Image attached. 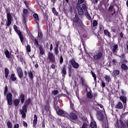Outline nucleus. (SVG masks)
<instances>
[{"mask_svg":"<svg viewBox=\"0 0 128 128\" xmlns=\"http://www.w3.org/2000/svg\"><path fill=\"white\" fill-rule=\"evenodd\" d=\"M64 116L65 118H67L70 120L71 122H74V124H76V120H78V115L76 114L71 112L69 114L68 113H65L64 114Z\"/></svg>","mask_w":128,"mask_h":128,"instance_id":"nucleus-1","label":"nucleus"},{"mask_svg":"<svg viewBox=\"0 0 128 128\" xmlns=\"http://www.w3.org/2000/svg\"><path fill=\"white\" fill-rule=\"evenodd\" d=\"M6 12L7 14H6V18H7V24L6 25V26H8H8H10V24H12V16H14V14L13 13H11L10 12V10H8V8H6Z\"/></svg>","mask_w":128,"mask_h":128,"instance_id":"nucleus-2","label":"nucleus"},{"mask_svg":"<svg viewBox=\"0 0 128 128\" xmlns=\"http://www.w3.org/2000/svg\"><path fill=\"white\" fill-rule=\"evenodd\" d=\"M14 28L17 34H18V36H19L20 42H22V44H24L26 38L24 36V35H22V31H20V30H18V26L16 24L14 26Z\"/></svg>","mask_w":128,"mask_h":128,"instance_id":"nucleus-3","label":"nucleus"},{"mask_svg":"<svg viewBox=\"0 0 128 128\" xmlns=\"http://www.w3.org/2000/svg\"><path fill=\"white\" fill-rule=\"evenodd\" d=\"M48 58L50 62H52V64H56V55H54L52 52H48Z\"/></svg>","mask_w":128,"mask_h":128,"instance_id":"nucleus-4","label":"nucleus"},{"mask_svg":"<svg viewBox=\"0 0 128 128\" xmlns=\"http://www.w3.org/2000/svg\"><path fill=\"white\" fill-rule=\"evenodd\" d=\"M69 64H71V66L74 68H76V70L78 68H80V64H78V63L76 62V60H74V58H72L69 60Z\"/></svg>","mask_w":128,"mask_h":128,"instance_id":"nucleus-5","label":"nucleus"},{"mask_svg":"<svg viewBox=\"0 0 128 128\" xmlns=\"http://www.w3.org/2000/svg\"><path fill=\"white\" fill-rule=\"evenodd\" d=\"M16 70L17 72V74L19 78H20V80H22V78L24 77V72L22 71V68L18 66L16 68Z\"/></svg>","mask_w":128,"mask_h":128,"instance_id":"nucleus-6","label":"nucleus"},{"mask_svg":"<svg viewBox=\"0 0 128 128\" xmlns=\"http://www.w3.org/2000/svg\"><path fill=\"white\" fill-rule=\"evenodd\" d=\"M110 47L114 54H118V44H114L112 46L110 45Z\"/></svg>","mask_w":128,"mask_h":128,"instance_id":"nucleus-7","label":"nucleus"},{"mask_svg":"<svg viewBox=\"0 0 128 128\" xmlns=\"http://www.w3.org/2000/svg\"><path fill=\"white\" fill-rule=\"evenodd\" d=\"M6 100L8 106L12 104V93H8L6 96Z\"/></svg>","mask_w":128,"mask_h":128,"instance_id":"nucleus-8","label":"nucleus"},{"mask_svg":"<svg viewBox=\"0 0 128 128\" xmlns=\"http://www.w3.org/2000/svg\"><path fill=\"white\" fill-rule=\"evenodd\" d=\"M78 100L82 106H88V102H90V100H88V98H86L84 100L78 98Z\"/></svg>","mask_w":128,"mask_h":128,"instance_id":"nucleus-9","label":"nucleus"},{"mask_svg":"<svg viewBox=\"0 0 128 128\" xmlns=\"http://www.w3.org/2000/svg\"><path fill=\"white\" fill-rule=\"evenodd\" d=\"M28 10L26 8L23 9V24H26V16H28Z\"/></svg>","mask_w":128,"mask_h":128,"instance_id":"nucleus-10","label":"nucleus"},{"mask_svg":"<svg viewBox=\"0 0 128 128\" xmlns=\"http://www.w3.org/2000/svg\"><path fill=\"white\" fill-rule=\"evenodd\" d=\"M76 9L78 16H84V10L82 9V6H76Z\"/></svg>","mask_w":128,"mask_h":128,"instance_id":"nucleus-11","label":"nucleus"},{"mask_svg":"<svg viewBox=\"0 0 128 128\" xmlns=\"http://www.w3.org/2000/svg\"><path fill=\"white\" fill-rule=\"evenodd\" d=\"M93 58L95 60H100L102 58V52H98V54L94 55Z\"/></svg>","mask_w":128,"mask_h":128,"instance_id":"nucleus-12","label":"nucleus"},{"mask_svg":"<svg viewBox=\"0 0 128 128\" xmlns=\"http://www.w3.org/2000/svg\"><path fill=\"white\" fill-rule=\"evenodd\" d=\"M96 116H97V118L99 120H104V114H102V113L100 111L97 112Z\"/></svg>","mask_w":128,"mask_h":128,"instance_id":"nucleus-13","label":"nucleus"},{"mask_svg":"<svg viewBox=\"0 0 128 128\" xmlns=\"http://www.w3.org/2000/svg\"><path fill=\"white\" fill-rule=\"evenodd\" d=\"M34 71L30 70V72H28V76L30 79V80L34 82Z\"/></svg>","mask_w":128,"mask_h":128,"instance_id":"nucleus-14","label":"nucleus"},{"mask_svg":"<svg viewBox=\"0 0 128 128\" xmlns=\"http://www.w3.org/2000/svg\"><path fill=\"white\" fill-rule=\"evenodd\" d=\"M61 74L62 78H66V67L64 65L62 67Z\"/></svg>","mask_w":128,"mask_h":128,"instance_id":"nucleus-15","label":"nucleus"},{"mask_svg":"<svg viewBox=\"0 0 128 128\" xmlns=\"http://www.w3.org/2000/svg\"><path fill=\"white\" fill-rule=\"evenodd\" d=\"M34 120L32 122V126L34 128H36V124H38V116H36V114H34Z\"/></svg>","mask_w":128,"mask_h":128,"instance_id":"nucleus-16","label":"nucleus"},{"mask_svg":"<svg viewBox=\"0 0 128 128\" xmlns=\"http://www.w3.org/2000/svg\"><path fill=\"white\" fill-rule=\"evenodd\" d=\"M80 80L81 82V84H82V86H84V88H88V84H86V80H84V78H81Z\"/></svg>","mask_w":128,"mask_h":128,"instance_id":"nucleus-17","label":"nucleus"},{"mask_svg":"<svg viewBox=\"0 0 128 128\" xmlns=\"http://www.w3.org/2000/svg\"><path fill=\"white\" fill-rule=\"evenodd\" d=\"M20 100L21 104H24V100H26V98L24 96V94H20Z\"/></svg>","mask_w":128,"mask_h":128,"instance_id":"nucleus-18","label":"nucleus"},{"mask_svg":"<svg viewBox=\"0 0 128 128\" xmlns=\"http://www.w3.org/2000/svg\"><path fill=\"white\" fill-rule=\"evenodd\" d=\"M120 71L118 69L114 70L112 72L113 76H120Z\"/></svg>","mask_w":128,"mask_h":128,"instance_id":"nucleus-19","label":"nucleus"},{"mask_svg":"<svg viewBox=\"0 0 128 128\" xmlns=\"http://www.w3.org/2000/svg\"><path fill=\"white\" fill-rule=\"evenodd\" d=\"M33 16L34 18V20L36 22V24H40V17H38V15L34 13L33 14Z\"/></svg>","mask_w":128,"mask_h":128,"instance_id":"nucleus-20","label":"nucleus"},{"mask_svg":"<svg viewBox=\"0 0 128 128\" xmlns=\"http://www.w3.org/2000/svg\"><path fill=\"white\" fill-rule=\"evenodd\" d=\"M73 22L74 24H78V20H80V18L78 17V14H76L74 16V18L72 19Z\"/></svg>","mask_w":128,"mask_h":128,"instance_id":"nucleus-21","label":"nucleus"},{"mask_svg":"<svg viewBox=\"0 0 128 128\" xmlns=\"http://www.w3.org/2000/svg\"><path fill=\"white\" fill-rule=\"evenodd\" d=\"M104 36H108V38H112V34H110V32H108L107 30H104Z\"/></svg>","mask_w":128,"mask_h":128,"instance_id":"nucleus-22","label":"nucleus"},{"mask_svg":"<svg viewBox=\"0 0 128 128\" xmlns=\"http://www.w3.org/2000/svg\"><path fill=\"white\" fill-rule=\"evenodd\" d=\"M20 102V99L16 98L13 101V104L14 106H18Z\"/></svg>","mask_w":128,"mask_h":128,"instance_id":"nucleus-23","label":"nucleus"},{"mask_svg":"<svg viewBox=\"0 0 128 128\" xmlns=\"http://www.w3.org/2000/svg\"><path fill=\"white\" fill-rule=\"evenodd\" d=\"M81 8H82V10H84L85 12H88V6H86V2H84V3H83L82 5Z\"/></svg>","mask_w":128,"mask_h":128,"instance_id":"nucleus-24","label":"nucleus"},{"mask_svg":"<svg viewBox=\"0 0 128 128\" xmlns=\"http://www.w3.org/2000/svg\"><path fill=\"white\" fill-rule=\"evenodd\" d=\"M93 96L94 95L92 94V91L87 92L86 97L88 100H92Z\"/></svg>","mask_w":128,"mask_h":128,"instance_id":"nucleus-25","label":"nucleus"},{"mask_svg":"<svg viewBox=\"0 0 128 128\" xmlns=\"http://www.w3.org/2000/svg\"><path fill=\"white\" fill-rule=\"evenodd\" d=\"M38 49L40 50V54H41V56L44 54V47L42 46H40L38 47Z\"/></svg>","mask_w":128,"mask_h":128,"instance_id":"nucleus-26","label":"nucleus"},{"mask_svg":"<svg viewBox=\"0 0 128 128\" xmlns=\"http://www.w3.org/2000/svg\"><path fill=\"white\" fill-rule=\"evenodd\" d=\"M120 100H122L123 104H126V96H121L120 98Z\"/></svg>","mask_w":128,"mask_h":128,"instance_id":"nucleus-27","label":"nucleus"},{"mask_svg":"<svg viewBox=\"0 0 128 128\" xmlns=\"http://www.w3.org/2000/svg\"><path fill=\"white\" fill-rule=\"evenodd\" d=\"M4 74L6 78H8V74H10V70L8 68H4Z\"/></svg>","mask_w":128,"mask_h":128,"instance_id":"nucleus-28","label":"nucleus"},{"mask_svg":"<svg viewBox=\"0 0 128 128\" xmlns=\"http://www.w3.org/2000/svg\"><path fill=\"white\" fill-rule=\"evenodd\" d=\"M90 126L92 128H98V126L96 125V121H92L90 124Z\"/></svg>","mask_w":128,"mask_h":128,"instance_id":"nucleus-29","label":"nucleus"},{"mask_svg":"<svg viewBox=\"0 0 128 128\" xmlns=\"http://www.w3.org/2000/svg\"><path fill=\"white\" fill-rule=\"evenodd\" d=\"M10 79L12 82H16V74H14V73L11 74Z\"/></svg>","mask_w":128,"mask_h":128,"instance_id":"nucleus-30","label":"nucleus"},{"mask_svg":"<svg viewBox=\"0 0 128 128\" xmlns=\"http://www.w3.org/2000/svg\"><path fill=\"white\" fill-rule=\"evenodd\" d=\"M115 107L116 108H120V110L124 108V106L122 105V103L118 102Z\"/></svg>","mask_w":128,"mask_h":128,"instance_id":"nucleus-31","label":"nucleus"},{"mask_svg":"<svg viewBox=\"0 0 128 128\" xmlns=\"http://www.w3.org/2000/svg\"><path fill=\"white\" fill-rule=\"evenodd\" d=\"M121 68L123 70L126 71V70H128V66H126V64H121Z\"/></svg>","mask_w":128,"mask_h":128,"instance_id":"nucleus-32","label":"nucleus"},{"mask_svg":"<svg viewBox=\"0 0 128 128\" xmlns=\"http://www.w3.org/2000/svg\"><path fill=\"white\" fill-rule=\"evenodd\" d=\"M56 112L58 114L59 116H62V114H64H64L66 113H64V111L59 109L58 110H56Z\"/></svg>","mask_w":128,"mask_h":128,"instance_id":"nucleus-33","label":"nucleus"},{"mask_svg":"<svg viewBox=\"0 0 128 128\" xmlns=\"http://www.w3.org/2000/svg\"><path fill=\"white\" fill-rule=\"evenodd\" d=\"M53 50L55 56H58V54H60V51L58 50V48H54Z\"/></svg>","mask_w":128,"mask_h":128,"instance_id":"nucleus-34","label":"nucleus"},{"mask_svg":"<svg viewBox=\"0 0 128 128\" xmlns=\"http://www.w3.org/2000/svg\"><path fill=\"white\" fill-rule=\"evenodd\" d=\"M98 103H97L96 104H94L92 107V108H94V110L96 112L100 110V108H98Z\"/></svg>","mask_w":128,"mask_h":128,"instance_id":"nucleus-35","label":"nucleus"},{"mask_svg":"<svg viewBox=\"0 0 128 128\" xmlns=\"http://www.w3.org/2000/svg\"><path fill=\"white\" fill-rule=\"evenodd\" d=\"M84 14L86 18H88V20H91L92 22V17L90 16V14L88 11L86 12H85Z\"/></svg>","mask_w":128,"mask_h":128,"instance_id":"nucleus-36","label":"nucleus"},{"mask_svg":"<svg viewBox=\"0 0 128 128\" xmlns=\"http://www.w3.org/2000/svg\"><path fill=\"white\" fill-rule=\"evenodd\" d=\"M28 104H24L22 106V110L24 111V112H28Z\"/></svg>","mask_w":128,"mask_h":128,"instance_id":"nucleus-37","label":"nucleus"},{"mask_svg":"<svg viewBox=\"0 0 128 128\" xmlns=\"http://www.w3.org/2000/svg\"><path fill=\"white\" fill-rule=\"evenodd\" d=\"M5 56L7 58H10V52L8 50H6L4 52Z\"/></svg>","mask_w":128,"mask_h":128,"instance_id":"nucleus-38","label":"nucleus"},{"mask_svg":"<svg viewBox=\"0 0 128 128\" xmlns=\"http://www.w3.org/2000/svg\"><path fill=\"white\" fill-rule=\"evenodd\" d=\"M16 58H19L20 62H24V58L22 57V54L20 55H17Z\"/></svg>","mask_w":128,"mask_h":128,"instance_id":"nucleus-39","label":"nucleus"},{"mask_svg":"<svg viewBox=\"0 0 128 128\" xmlns=\"http://www.w3.org/2000/svg\"><path fill=\"white\" fill-rule=\"evenodd\" d=\"M52 12L54 14V16H58V12H56V8H52Z\"/></svg>","mask_w":128,"mask_h":128,"instance_id":"nucleus-40","label":"nucleus"},{"mask_svg":"<svg viewBox=\"0 0 128 128\" xmlns=\"http://www.w3.org/2000/svg\"><path fill=\"white\" fill-rule=\"evenodd\" d=\"M20 113L22 114V118H26V112L22 109L20 110Z\"/></svg>","mask_w":128,"mask_h":128,"instance_id":"nucleus-41","label":"nucleus"},{"mask_svg":"<svg viewBox=\"0 0 128 128\" xmlns=\"http://www.w3.org/2000/svg\"><path fill=\"white\" fill-rule=\"evenodd\" d=\"M34 46H36V48H38L40 46V44H38V41L36 40V38L34 39Z\"/></svg>","mask_w":128,"mask_h":128,"instance_id":"nucleus-42","label":"nucleus"},{"mask_svg":"<svg viewBox=\"0 0 128 128\" xmlns=\"http://www.w3.org/2000/svg\"><path fill=\"white\" fill-rule=\"evenodd\" d=\"M50 105H45L44 108L46 112H50Z\"/></svg>","mask_w":128,"mask_h":128,"instance_id":"nucleus-43","label":"nucleus"},{"mask_svg":"<svg viewBox=\"0 0 128 128\" xmlns=\"http://www.w3.org/2000/svg\"><path fill=\"white\" fill-rule=\"evenodd\" d=\"M7 126L8 128H12V123L10 121H8L7 122Z\"/></svg>","mask_w":128,"mask_h":128,"instance_id":"nucleus-44","label":"nucleus"},{"mask_svg":"<svg viewBox=\"0 0 128 128\" xmlns=\"http://www.w3.org/2000/svg\"><path fill=\"white\" fill-rule=\"evenodd\" d=\"M104 80H106V82H110V76H108V75H105Z\"/></svg>","mask_w":128,"mask_h":128,"instance_id":"nucleus-45","label":"nucleus"},{"mask_svg":"<svg viewBox=\"0 0 128 128\" xmlns=\"http://www.w3.org/2000/svg\"><path fill=\"white\" fill-rule=\"evenodd\" d=\"M26 50L27 52H32V50L30 49V44H28L26 47Z\"/></svg>","mask_w":128,"mask_h":128,"instance_id":"nucleus-46","label":"nucleus"},{"mask_svg":"<svg viewBox=\"0 0 128 128\" xmlns=\"http://www.w3.org/2000/svg\"><path fill=\"white\" fill-rule=\"evenodd\" d=\"M91 72L92 74V76L94 78V80L96 82V74H94V72L91 71Z\"/></svg>","mask_w":128,"mask_h":128,"instance_id":"nucleus-47","label":"nucleus"},{"mask_svg":"<svg viewBox=\"0 0 128 128\" xmlns=\"http://www.w3.org/2000/svg\"><path fill=\"white\" fill-rule=\"evenodd\" d=\"M121 128H126V125L122 121H120V122Z\"/></svg>","mask_w":128,"mask_h":128,"instance_id":"nucleus-48","label":"nucleus"},{"mask_svg":"<svg viewBox=\"0 0 128 128\" xmlns=\"http://www.w3.org/2000/svg\"><path fill=\"white\" fill-rule=\"evenodd\" d=\"M84 0H78L77 2L78 5L77 6H80L82 4H84V2H86Z\"/></svg>","mask_w":128,"mask_h":128,"instance_id":"nucleus-49","label":"nucleus"},{"mask_svg":"<svg viewBox=\"0 0 128 128\" xmlns=\"http://www.w3.org/2000/svg\"><path fill=\"white\" fill-rule=\"evenodd\" d=\"M84 112H90V109L88 108V106H86L84 108Z\"/></svg>","mask_w":128,"mask_h":128,"instance_id":"nucleus-50","label":"nucleus"},{"mask_svg":"<svg viewBox=\"0 0 128 128\" xmlns=\"http://www.w3.org/2000/svg\"><path fill=\"white\" fill-rule=\"evenodd\" d=\"M60 44V41H56V42H55V47L54 48H58V46Z\"/></svg>","mask_w":128,"mask_h":128,"instance_id":"nucleus-51","label":"nucleus"},{"mask_svg":"<svg viewBox=\"0 0 128 128\" xmlns=\"http://www.w3.org/2000/svg\"><path fill=\"white\" fill-rule=\"evenodd\" d=\"M44 36V35L42 34V32H39L38 33V38H40V40H42Z\"/></svg>","mask_w":128,"mask_h":128,"instance_id":"nucleus-52","label":"nucleus"},{"mask_svg":"<svg viewBox=\"0 0 128 128\" xmlns=\"http://www.w3.org/2000/svg\"><path fill=\"white\" fill-rule=\"evenodd\" d=\"M68 68V75H69V76H72V66H70Z\"/></svg>","mask_w":128,"mask_h":128,"instance_id":"nucleus-53","label":"nucleus"},{"mask_svg":"<svg viewBox=\"0 0 128 128\" xmlns=\"http://www.w3.org/2000/svg\"><path fill=\"white\" fill-rule=\"evenodd\" d=\"M112 16H110V15L108 16L107 15L106 16V20H107V22H110V20H112Z\"/></svg>","mask_w":128,"mask_h":128,"instance_id":"nucleus-54","label":"nucleus"},{"mask_svg":"<svg viewBox=\"0 0 128 128\" xmlns=\"http://www.w3.org/2000/svg\"><path fill=\"white\" fill-rule=\"evenodd\" d=\"M8 86H6L4 89V96H6V94H8Z\"/></svg>","mask_w":128,"mask_h":128,"instance_id":"nucleus-55","label":"nucleus"},{"mask_svg":"<svg viewBox=\"0 0 128 128\" xmlns=\"http://www.w3.org/2000/svg\"><path fill=\"white\" fill-rule=\"evenodd\" d=\"M114 6L113 5H110L108 8V12H112L114 10Z\"/></svg>","mask_w":128,"mask_h":128,"instance_id":"nucleus-56","label":"nucleus"},{"mask_svg":"<svg viewBox=\"0 0 128 128\" xmlns=\"http://www.w3.org/2000/svg\"><path fill=\"white\" fill-rule=\"evenodd\" d=\"M52 94H54V96H56L58 94V90H54L52 92Z\"/></svg>","mask_w":128,"mask_h":128,"instance_id":"nucleus-57","label":"nucleus"},{"mask_svg":"<svg viewBox=\"0 0 128 128\" xmlns=\"http://www.w3.org/2000/svg\"><path fill=\"white\" fill-rule=\"evenodd\" d=\"M52 100L50 98H48V100H46V105L50 106V102Z\"/></svg>","mask_w":128,"mask_h":128,"instance_id":"nucleus-58","label":"nucleus"},{"mask_svg":"<svg viewBox=\"0 0 128 128\" xmlns=\"http://www.w3.org/2000/svg\"><path fill=\"white\" fill-rule=\"evenodd\" d=\"M63 62H64V58H62V56H60V64H62Z\"/></svg>","mask_w":128,"mask_h":128,"instance_id":"nucleus-59","label":"nucleus"},{"mask_svg":"<svg viewBox=\"0 0 128 128\" xmlns=\"http://www.w3.org/2000/svg\"><path fill=\"white\" fill-rule=\"evenodd\" d=\"M88 128V124H86V122H84L82 126H81L80 128Z\"/></svg>","mask_w":128,"mask_h":128,"instance_id":"nucleus-60","label":"nucleus"},{"mask_svg":"<svg viewBox=\"0 0 128 128\" xmlns=\"http://www.w3.org/2000/svg\"><path fill=\"white\" fill-rule=\"evenodd\" d=\"M30 102H31L30 98H28V100H26V103L24 104H27V106H28V104H30Z\"/></svg>","mask_w":128,"mask_h":128,"instance_id":"nucleus-61","label":"nucleus"},{"mask_svg":"<svg viewBox=\"0 0 128 128\" xmlns=\"http://www.w3.org/2000/svg\"><path fill=\"white\" fill-rule=\"evenodd\" d=\"M98 26V21L96 20H94L93 21V27L94 28Z\"/></svg>","mask_w":128,"mask_h":128,"instance_id":"nucleus-62","label":"nucleus"},{"mask_svg":"<svg viewBox=\"0 0 128 128\" xmlns=\"http://www.w3.org/2000/svg\"><path fill=\"white\" fill-rule=\"evenodd\" d=\"M97 38H98V42H102V36H100V34H98V35L97 36Z\"/></svg>","mask_w":128,"mask_h":128,"instance_id":"nucleus-63","label":"nucleus"},{"mask_svg":"<svg viewBox=\"0 0 128 128\" xmlns=\"http://www.w3.org/2000/svg\"><path fill=\"white\" fill-rule=\"evenodd\" d=\"M82 120H83V122H86V120H88V118H86V117L85 116H82Z\"/></svg>","mask_w":128,"mask_h":128,"instance_id":"nucleus-64","label":"nucleus"}]
</instances>
